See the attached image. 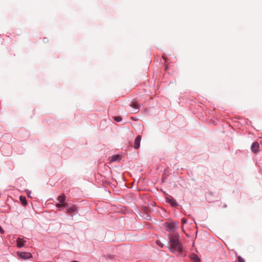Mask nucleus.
Masks as SVG:
<instances>
[{
	"label": "nucleus",
	"instance_id": "nucleus-3",
	"mask_svg": "<svg viewBox=\"0 0 262 262\" xmlns=\"http://www.w3.org/2000/svg\"><path fill=\"white\" fill-rule=\"evenodd\" d=\"M141 139V137L140 135L138 136L136 138V139L135 140V142H134V148L135 149H137L139 148Z\"/></svg>",
	"mask_w": 262,
	"mask_h": 262
},
{
	"label": "nucleus",
	"instance_id": "nucleus-10",
	"mask_svg": "<svg viewBox=\"0 0 262 262\" xmlns=\"http://www.w3.org/2000/svg\"><path fill=\"white\" fill-rule=\"evenodd\" d=\"M76 210V208L75 206H72L67 209V213H72Z\"/></svg>",
	"mask_w": 262,
	"mask_h": 262
},
{
	"label": "nucleus",
	"instance_id": "nucleus-16",
	"mask_svg": "<svg viewBox=\"0 0 262 262\" xmlns=\"http://www.w3.org/2000/svg\"><path fill=\"white\" fill-rule=\"evenodd\" d=\"M157 244L160 247H162L163 246V244L161 243L159 241H157Z\"/></svg>",
	"mask_w": 262,
	"mask_h": 262
},
{
	"label": "nucleus",
	"instance_id": "nucleus-7",
	"mask_svg": "<svg viewBox=\"0 0 262 262\" xmlns=\"http://www.w3.org/2000/svg\"><path fill=\"white\" fill-rule=\"evenodd\" d=\"M18 255L22 258L28 259L31 257V254L30 253L21 252L18 253Z\"/></svg>",
	"mask_w": 262,
	"mask_h": 262
},
{
	"label": "nucleus",
	"instance_id": "nucleus-12",
	"mask_svg": "<svg viewBox=\"0 0 262 262\" xmlns=\"http://www.w3.org/2000/svg\"><path fill=\"white\" fill-rule=\"evenodd\" d=\"M19 199L24 205H26L27 204L26 199L25 196H20Z\"/></svg>",
	"mask_w": 262,
	"mask_h": 262
},
{
	"label": "nucleus",
	"instance_id": "nucleus-9",
	"mask_svg": "<svg viewBox=\"0 0 262 262\" xmlns=\"http://www.w3.org/2000/svg\"><path fill=\"white\" fill-rule=\"evenodd\" d=\"M26 242V241L24 240L23 238H18L17 239V246L19 248L22 247L25 245Z\"/></svg>",
	"mask_w": 262,
	"mask_h": 262
},
{
	"label": "nucleus",
	"instance_id": "nucleus-13",
	"mask_svg": "<svg viewBox=\"0 0 262 262\" xmlns=\"http://www.w3.org/2000/svg\"><path fill=\"white\" fill-rule=\"evenodd\" d=\"M120 159V157L119 155L114 156L112 157V161H116L117 160H119Z\"/></svg>",
	"mask_w": 262,
	"mask_h": 262
},
{
	"label": "nucleus",
	"instance_id": "nucleus-19",
	"mask_svg": "<svg viewBox=\"0 0 262 262\" xmlns=\"http://www.w3.org/2000/svg\"><path fill=\"white\" fill-rule=\"evenodd\" d=\"M0 233H4V230L2 229V228L1 226H0Z\"/></svg>",
	"mask_w": 262,
	"mask_h": 262
},
{
	"label": "nucleus",
	"instance_id": "nucleus-18",
	"mask_svg": "<svg viewBox=\"0 0 262 262\" xmlns=\"http://www.w3.org/2000/svg\"><path fill=\"white\" fill-rule=\"evenodd\" d=\"M62 205H61V204H56V206H57V207H58V208H61V206H62Z\"/></svg>",
	"mask_w": 262,
	"mask_h": 262
},
{
	"label": "nucleus",
	"instance_id": "nucleus-11",
	"mask_svg": "<svg viewBox=\"0 0 262 262\" xmlns=\"http://www.w3.org/2000/svg\"><path fill=\"white\" fill-rule=\"evenodd\" d=\"M58 201L60 202V203H64L66 200V196L64 194H62L58 197Z\"/></svg>",
	"mask_w": 262,
	"mask_h": 262
},
{
	"label": "nucleus",
	"instance_id": "nucleus-4",
	"mask_svg": "<svg viewBox=\"0 0 262 262\" xmlns=\"http://www.w3.org/2000/svg\"><path fill=\"white\" fill-rule=\"evenodd\" d=\"M259 147V145L258 142H253L251 146V150L254 153H257L258 151V148Z\"/></svg>",
	"mask_w": 262,
	"mask_h": 262
},
{
	"label": "nucleus",
	"instance_id": "nucleus-1",
	"mask_svg": "<svg viewBox=\"0 0 262 262\" xmlns=\"http://www.w3.org/2000/svg\"><path fill=\"white\" fill-rule=\"evenodd\" d=\"M170 247L169 248L171 251L182 252L181 245L179 242V236L178 235H172L170 238Z\"/></svg>",
	"mask_w": 262,
	"mask_h": 262
},
{
	"label": "nucleus",
	"instance_id": "nucleus-15",
	"mask_svg": "<svg viewBox=\"0 0 262 262\" xmlns=\"http://www.w3.org/2000/svg\"><path fill=\"white\" fill-rule=\"evenodd\" d=\"M237 259L238 262H245V260L243 258H242L240 256H238L237 257Z\"/></svg>",
	"mask_w": 262,
	"mask_h": 262
},
{
	"label": "nucleus",
	"instance_id": "nucleus-5",
	"mask_svg": "<svg viewBox=\"0 0 262 262\" xmlns=\"http://www.w3.org/2000/svg\"><path fill=\"white\" fill-rule=\"evenodd\" d=\"M166 201L168 202L172 206H178V204L176 202V201L171 196H168L166 198Z\"/></svg>",
	"mask_w": 262,
	"mask_h": 262
},
{
	"label": "nucleus",
	"instance_id": "nucleus-17",
	"mask_svg": "<svg viewBox=\"0 0 262 262\" xmlns=\"http://www.w3.org/2000/svg\"><path fill=\"white\" fill-rule=\"evenodd\" d=\"M61 205H62L61 207H66L67 206V204L66 203H61Z\"/></svg>",
	"mask_w": 262,
	"mask_h": 262
},
{
	"label": "nucleus",
	"instance_id": "nucleus-14",
	"mask_svg": "<svg viewBox=\"0 0 262 262\" xmlns=\"http://www.w3.org/2000/svg\"><path fill=\"white\" fill-rule=\"evenodd\" d=\"M114 119L116 122H120L122 120V118L120 116L114 117Z\"/></svg>",
	"mask_w": 262,
	"mask_h": 262
},
{
	"label": "nucleus",
	"instance_id": "nucleus-8",
	"mask_svg": "<svg viewBox=\"0 0 262 262\" xmlns=\"http://www.w3.org/2000/svg\"><path fill=\"white\" fill-rule=\"evenodd\" d=\"M190 258L193 262H200V259L199 256L195 254H191L190 255Z\"/></svg>",
	"mask_w": 262,
	"mask_h": 262
},
{
	"label": "nucleus",
	"instance_id": "nucleus-20",
	"mask_svg": "<svg viewBox=\"0 0 262 262\" xmlns=\"http://www.w3.org/2000/svg\"><path fill=\"white\" fill-rule=\"evenodd\" d=\"M182 222L184 224V223H185L186 222V220L185 219H183L182 220Z\"/></svg>",
	"mask_w": 262,
	"mask_h": 262
},
{
	"label": "nucleus",
	"instance_id": "nucleus-6",
	"mask_svg": "<svg viewBox=\"0 0 262 262\" xmlns=\"http://www.w3.org/2000/svg\"><path fill=\"white\" fill-rule=\"evenodd\" d=\"M130 106L133 107V112L134 113H136L138 112L139 109V106L137 102H133Z\"/></svg>",
	"mask_w": 262,
	"mask_h": 262
},
{
	"label": "nucleus",
	"instance_id": "nucleus-2",
	"mask_svg": "<svg viewBox=\"0 0 262 262\" xmlns=\"http://www.w3.org/2000/svg\"><path fill=\"white\" fill-rule=\"evenodd\" d=\"M164 226L168 232H174L177 228V224L174 222H166Z\"/></svg>",
	"mask_w": 262,
	"mask_h": 262
}]
</instances>
